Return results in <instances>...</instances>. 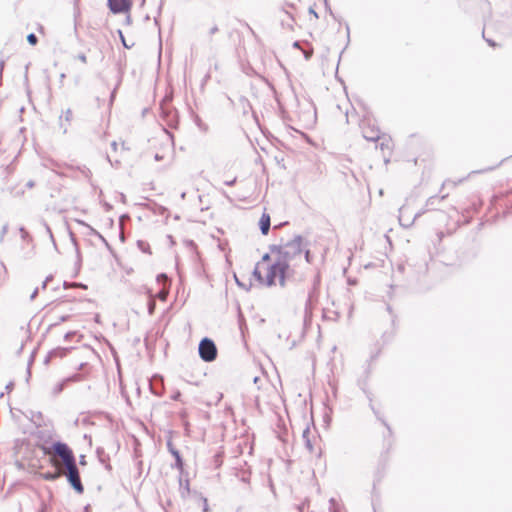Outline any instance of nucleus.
<instances>
[{
	"mask_svg": "<svg viewBox=\"0 0 512 512\" xmlns=\"http://www.w3.org/2000/svg\"><path fill=\"white\" fill-rule=\"evenodd\" d=\"M303 238L300 235L294 236V238L283 245H273L271 247V253L276 255V258L287 265H290L297 259H301L303 253Z\"/></svg>",
	"mask_w": 512,
	"mask_h": 512,
	"instance_id": "nucleus-1",
	"label": "nucleus"
},
{
	"mask_svg": "<svg viewBox=\"0 0 512 512\" xmlns=\"http://www.w3.org/2000/svg\"><path fill=\"white\" fill-rule=\"evenodd\" d=\"M259 266L260 264L258 263L253 271V275L260 283L272 286L278 280L281 286L285 285V277L289 270L286 264H283L276 258L275 262L268 267L265 278L262 277Z\"/></svg>",
	"mask_w": 512,
	"mask_h": 512,
	"instance_id": "nucleus-2",
	"label": "nucleus"
},
{
	"mask_svg": "<svg viewBox=\"0 0 512 512\" xmlns=\"http://www.w3.org/2000/svg\"><path fill=\"white\" fill-rule=\"evenodd\" d=\"M43 450L47 455L54 454L55 456L61 458L64 466L76 461L72 450L65 443L55 442L51 448L44 447Z\"/></svg>",
	"mask_w": 512,
	"mask_h": 512,
	"instance_id": "nucleus-3",
	"label": "nucleus"
},
{
	"mask_svg": "<svg viewBox=\"0 0 512 512\" xmlns=\"http://www.w3.org/2000/svg\"><path fill=\"white\" fill-rule=\"evenodd\" d=\"M319 286H320V276L317 274L314 277L312 286L308 292L307 300L305 302L304 311H305V319L306 320L307 319L310 320L312 318V311H313L315 305L317 304L318 298H319Z\"/></svg>",
	"mask_w": 512,
	"mask_h": 512,
	"instance_id": "nucleus-4",
	"label": "nucleus"
},
{
	"mask_svg": "<svg viewBox=\"0 0 512 512\" xmlns=\"http://www.w3.org/2000/svg\"><path fill=\"white\" fill-rule=\"evenodd\" d=\"M66 469L65 476L67 478V481L69 484L73 487V489L79 493L82 494L84 491L83 484L81 482L79 470L76 464V461L69 463L64 466Z\"/></svg>",
	"mask_w": 512,
	"mask_h": 512,
	"instance_id": "nucleus-5",
	"label": "nucleus"
},
{
	"mask_svg": "<svg viewBox=\"0 0 512 512\" xmlns=\"http://www.w3.org/2000/svg\"><path fill=\"white\" fill-rule=\"evenodd\" d=\"M200 358L205 362H212L217 357V348L210 338H203L198 347Z\"/></svg>",
	"mask_w": 512,
	"mask_h": 512,
	"instance_id": "nucleus-6",
	"label": "nucleus"
},
{
	"mask_svg": "<svg viewBox=\"0 0 512 512\" xmlns=\"http://www.w3.org/2000/svg\"><path fill=\"white\" fill-rule=\"evenodd\" d=\"M363 137L368 140L375 142L380 138V130L374 125H371L370 122L364 121L361 124Z\"/></svg>",
	"mask_w": 512,
	"mask_h": 512,
	"instance_id": "nucleus-7",
	"label": "nucleus"
},
{
	"mask_svg": "<svg viewBox=\"0 0 512 512\" xmlns=\"http://www.w3.org/2000/svg\"><path fill=\"white\" fill-rule=\"evenodd\" d=\"M178 482H179V493H180L181 498L187 499L191 493V490H190V482L188 479V474L184 472V469L182 470V472H180Z\"/></svg>",
	"mask_w": 512,
	"mask_h": 512,
	"instance_id": "nucleus-8",
	"label": "nucleus"
},
{
	"mask_svg": "<svg viewBox=\"0 0 512 512\" xmlns=\"http://www.w3.org/2000/svg\"><path fill=\"white\" fill-rule=\"evenodd\" d=\"M108 6L113 13L117 14L128 11L131 2L130 0H108Z\"/></svg>",
	"mask_w": 512,
	"mask_h": 512,
	"instance_id": "nucleus-9",
	"label": "nucleus"
},
{
	"mask_svg": "<svg viewBox=\"0 0 512 512\" xmlns=\"http://www.w3.org/2000/svg\"><path fill=\"white\" fill-rule=\"evenodd\" d=\"M447 196H448V194H444L442 196H436L435 195V196L429 197L427 199V201H426L425 209L422 210V211L417 212L415 214V218L421 216L426 211L435 210L436 209V205L439 204L440 202H442L444 199H446Z\"/></svg>",
	"mask_w": 512,
	"mask_h": 512,
	"instance_id": "nucleus-10",
	"label": "nucleus"
},
{
	"mask_svg": "<svg viewBox=\"0 0 512 512\" xmlns=\"http://www.w3.org/2000/svg\"><path fill=\"white\" fill-rule=\"evenodd\" d=\"M167 448L175 458V463L172 465V468H176L179 470V472H182L184 469V464L180 452L173 446L171 441L167 442Z\"/></svg>",
	"mask_w": 512,
	"mask_h": 512,
	"instance_id": "nucleus-11",
	"label": "nucleus"
},
{
	"mask_svg": "<svg viewBox=\"0 0 512 512\" xmlns=\"http://www.w3.org/2000/svg\"><path fill=\"white\" fill-rule=\"evenodd\" d=\"M310 434H311L310 428L306 427L302 433V438H303L305 447L307 448V450L310 453H315L318 457H320L321 449L319 448L317 451L315 450L312 440L310 439Z\"/></svg>",
	"mask_w": 512,
	"mask_h": 512,
	"instance_id": "nucleus-12",
	"label": "nucleus"
},
{
	"mask_svg": "<svg viewBox=\"0 0 512 512\" xmlns=\"http://www.w3.org/2000/svg\"><path fill=\"white\" fill-rule=\"evenodd\" d=\"M73 118V112L70 108L65 110L63 114L59 117V125L60 128L63 130V133H67L68 128L71 124Z\"/></svg>",
	"mask_w": 512,
	"mask_h": 512,
	"instance_id": "nucleus-13",
	"label": "nucleus"
},
{
	"mask_svg": "<svg viewBox=\"0 0 512 512\" xmlns=\"http://www.w3.org/2000/svg\"><path fill=\"white\" fill-rule=\"evenodd\" d=\"M259 227L261 230V233L263 235H267L270 229V216L267 213H263L260 221H259Z\"/></svg>",
	"mask_w": 512,
	"mask_h": 512,
	"instance_id": "nucleus-14",
	"label": "nucleus"
},
{
	"mask_svg": "<svg viewBox=\"0 0 512 512\" xmlns=\"http://www.w3.org/2000/svg\"><path fill=\"white\" fill-rule=\"evenodd\" d=\"M77 222L79 224L89 228V230L91 231V234L97 235L106 245H108L106 239L98 231H96L93 227H91L89 224H87L86 222H84L82 220H78Z\"/></svg>",
	"mask_w": 512,
	"mask_h": 512,
	"instance_id": "nucleus-15",
	"label": "nucleus"
},
{
	"mask_svg": "<svg viewBox=\"0 0 512 512\" xmlns=\"http://www.w3.org/2000/svg\"><path fill=\"white\" fill-rule=\"evenodd\" d=\"M137 246L138 248L144 252V253H148V254H151V251H150V246L147 242L143 241V240H138L137 241Z\"/></svg>",
	"mask_w": 512,
	"mask_h": 512,
	"instance_id": "nucleus-16",
	"label": "nucleus"
},
{
	"mask_svg": "<svg viewBox=\"0 0 512 512\" xmlns=\"http://www.w3.org/2000/svg\"><path fill=\"white\" fill-rule=\"evenodd\" d=\"M196 496H198L199 500L202 503V510L203 512H209V506H208V500L206 497H203L201 494H198L197 492H194Z\"/></svg>",
	"mask_w": 512,
	"mask_h": 512,
	"instance_id": "nucleus-17",
	"label": "nucleus"
},
{
	"mask_svg": "<svg viewBox=\"0 0 512 512\" xmlns=\"http://www.w3.org/2000/svg\"><path fill=\"white\" fill-rule=\"evenodd\" d=\"M213 462L216 468H219L223 463V452H218L213 457Z\"/></svg>",
	"mask_w": 512,
	"mask_h": 512,
	"instance_id": "nucleus-18",
	"label": "nucleus"
},
{
	"mask_svg": "<svg viewBox=\"0 0 512 512\" xmlns=\"http://www.w3.org/2000/svg\"><path fill=\"white\" fill-rule=\"evenodd\" d=\"M19 232H20V235H21V238L23 241H25L27 243L32 241V237L30 236V234L28 233V231H26V229L24 227H20Z\"/></svg>",
	"mask_w": 512,
	"mask_h": 512,
	"instance_id": "nucleus-19",
	"label": "nucleus"
},
{
	"mask_svg": "<svg viewBox=\"0 0 512 512\" xmlns=\"http://www.w3.org/2000/svg\"><path fill=\"white\" fill-rule=\"evenodd\" d=\"M61 476V472H48L43 475L45 480L54 481Z\"/></svg>",
	"mask_w": 512,
	"mask_h": 512,
	"instance_id": "nucleus-20",
	"label": "nucleus"
},
{
	"mask_svg": "<svg viewBox=\"0 0 512 512\" xmlns=\"http://www.w3.org/2000/svg\"><path fill=\"white\" fill-rule=\"evenodd\" d=\"M27 41H28L29 44L35 45L38 42V38H37V36L34 33H30L27 36Z\"/></svg>",
	"mask_w": 512,
	"mask_h": 512,
	"instance_id": "nucleus-21",
	"label": "nucleus"
},
{
	"mask_svg": "<svg viewBox=\"0 0 512 512\" xmlns=\"http://www.w3.org/2000/svg\"><path fill=\"white\" fill-rule=\"evenodd\" d=\"M8 229H9L8 223L4 224L2 229H1V233H0V242H3L4 237H5V235L8 232Z\"/></svg>",
	"mask_w": 512,
	"mask_h": 512,
	"instance_id": "nucleus-22",
	"label": "nucleus"
},
{
	"mask_svg": "<svg viewBox=\"0 0 512 512\" xmlns=\"http://www.w3.org/2000/svg\"><path fill=\"white\" fill-rule=\"evenodd\" d=\"M155 300L154 299H150L149 302H148V313L149 315H152L154 313V310H155Z\"/></svg>",
	"mask_w": 512,
	"mask_h": 512,
	"instance_id": "nucleus-23",
	"label": "nucleus"
},
{
	"mask_svg": "<svg viewBox=\"0 0 512 512\" xmlns=\"http://www.w3.org/2000/svg\"><path fill=\"white\" fill-rule=\"evenodd\" d=\"M167 296H168V291H166V290H164V289H163V290H161V291H159V292H158V294H157V297H158L160 300H162V301H165V300L167 299Z\"/></svg>",
	"mask_w": 512,
	"mask_h": 512,
	"instance_id": "nucleus-24",
	"label": "nucleus"
},
{
	"mask_svg": "<svg viewBox=\"0 0 512 512\" xmlns=\"http://www.w3.org/2000/svg\"><path fill=\"white\" fill-rule=\"evenodd\" d=\"M329 502H330V511L331 512H340L339 508L335 507L336 502L333 498L330 499Z\"/></svg>",
	"mask_w": 512,
	"mask_h": 512,
	"instance_id": "nucleus-25",
	"label": "nucleus"
},
{
	"mask_svg": "<svg viewBox=\"0 0 512 512\" xmlns=\"http://www.w3.org/2000/svg\"><path fill=\"white\" fill-rule=\"evenodd\" d=\"M303 252H304V257H305V260L307 263H311L312 260H311V254H310V251L309 250H304L303 249Z\"/></svg>",
	"mask_w": 512,
	"mask_h": 512,
	"instance_id": "nucleus-26",
	"label": "nucleus"
},
{
	"mask_svg": "<svg viewBox=\"0 0 512 512\" xmlns=\"http://www.w3.org/2000/svg\"><path fill=\"white\" fill-rule=\"evenodd\" d=\"M482 36L484 38V40L487 42V44L491 47H496L497 44L492 40V39H489V38H486L485 35H484V32L482 33Z\"/></svg>",
	"mask_w": 512,
	"mask_h": 512,
	"instance_id": "nucleus-27",
	"label": "nucleus"
},
{
	"mask_svg": "<svg viewBox=\"0 0 512 512\" xmlns=\"http://www.w3.org/2000/svg\"><path fill=\"white\" fill-rule=\"evenodd\" d=\"M181 398V392L180 391H175L172 395H171V399L174 400V401H179Z\"/></svg>",
	"mask_w": 512,
	"mask_h": 512,
	"instance_id": "nucleus-28",
	"label": "nucleus"
},
{
	"mask_svg": "<svg viewBox=\"0 0 512 512\" xmlns=\"http://www.w3.org/2000/svg\"><path fill=\"white\" fill-rule=\"evenodd\" d=\"M77 57H78V59H79L82 63H84V64H86V63H87V57H86V55H85L84 53L79 54Z\"/></svg>",
	"mask_w": 512,
	"mask_h": 512,
	"instance_id": "nucleus-29",
	"label": "nucleus"
},
{
	"mask_svg": "<svg viewBox=\"0 0 512 512\" xmlns=\"http://www.w3.org/2000/svg\"><path fill=\"white\" fill-rule=\"evenodd\" d=\"M309 14L313 15L315 19L319 18L317 12L315 11V9L313 7L309 8Z\"/></svg>",
	"mask_w": 512,
	"mask_h": 512,
	"instance_id": "nucleus-30",
	"label": "nucleus"
},
{
	"mask_svg": "<svg viewBox=\"0 0 512 512\" xmlns=\"http://www.w3.org/2000/svg\"><path fill=\"white\" fill-rule=\"evenodd\" d=\"M237 181V178H233L232 180L225 181L224 184L227 186H233Z\"/></svg>",
	"mask_w": 512,
	"mask_h": 512,
	"instance_id": "nucleus-31",
	"label": "nucleus"
},
{
	"mask_svg": "<svg viewBox=\"0 0 512 512\" xmlns=\"http://www.w3.org/2000/svg\"><path fill=\"white\" fill-rule=\"evenodd\" d=\"M218 30H219V29H218V26H217V25H214V26L210 29L209 33H210V35H214L215 33H217V32H218Z\"/></svg>",
	"mask_w": 512,
	"mask_h": 512,
	"instance_id": "nucleus-32",
	"label": "nucleus"
},
{
	"mask_svg": "<svg viewBox=\"0 0 512 512\" xmlns=\"http://www.w3.org/2000/svg\"><path fill=\"white\" fill-rule=\"evenodd\" d=\"M38 292H39V288H36V289L32 292V294H31V296H30V300H34V299L36 298V296H37Z\"/></svg>",
	"mask_w": 512,
	"mask_h": 512,
	"instance_id": "nucleus-33",
	"label": "nucleus"
},
{
	"mask_svg": "<svg viewBox=\"0 0 512 512\" xmlns=\"http://www.w3.org/2000/svg\"><path fill=\"white\" fill-rule=\"evenodd\" d=\"M35 186V182L33 180H29L27 183H26V187L31 189Z\"/></svg>",
	"mask_w": 512,
	"mask_h": 512,
	"instance_id": "nucleus-34",
	"label": "nucleus"
},
{
	"mask_svg": "<svg viewBox=\"0 0 512 512\" xmlns=\"http://www.w3.org/2000/svg\"><path fill=\"white\" fill-rule=\"evenodd\" d=\"M111 148H112L114 151H117L118 144H117V142H116V141H113V142L111 143Z\"/></svg>",
	"mask_w": 512,
	"mask_h": 512,
	"instance_id": "nucleus-35",
	"label": "nucleus"
},
{
	"mask_svg": "<svg viewBox=\"0 0 512 512\" xmlns=\"http://www.w3.org/2000/svg\"><path fill=\"white\" fill-rule=\"evenodd\" d=\"M269 259H270V255L267 253L265 255H263V257H262L263 262L268 261Z\"/></svg>",
	"mask_w": 512,
	"mask_h": 512,
	"instance_id": "nucleus-36",
	"label": "nucleus"
},
{
	"mask_svg": "<svg viewBox=\"0 0 512 512\" xmlns=\"http://www.w3.org/2000/svg\"><path fill=\"white\" fill-rule=\"evenodd\" d=\"M62 390H63V384H59V385H57V387H56V392H57V393H59V392H61Z\"/></svg>",
	"mask_w": 512,
	"mask_h": 512,
	"instance_id": "nucleus-37",
	"label": "nucleus"
},
{
	"mask_svg": "<svg viewBox=\"0 0 512 512\" xmlns=\"http://www.w3.org/2000/svg\"><path fill=\"white\" fill-rule=\"evenodd\" d=\"M119 34H120V37H121V39H122V42H123L124 46H125V47H127V45H126V43H125V39H124V36H123L122 32H121V31H119Z\"/></svg>",
	"mask_w": 512,
	"mask_h": 512,
	"instance_id": "nucleus-38",
	"label": "nucleus"
},
{
	"mask_svg": "<svg viewBox=\"0 0 512 512\" xmlns=\"http://www.w3.org/2000/svg\"><path fill=\"white\" fill-rule=\"evenodd\" d=\"M154 158H155L156 161L162 160V156H160L158 153L155 154Z\"/></svg>",
	"mask_w": 512,
	"mask_h": 512,
	"instance_id": "nucleus-39",
	"label": "nucleus"
},
{
	"mask_svg": "<svg viewBox=\"0 0 512 512\" xmlns=\"http://www.w3.org/2000/svg\"><path fill=\"white\" fill-rule=\"evenodd\" d=\"M72 240H73L74 245L76 247V252H77V254H79V248H78L77 242H76V240L74 238H72Z\"/></svg>",
	"mask_w": 512,
	"mask_h": 512,
	"instance_id": "nucleus-40",
	"label": "nucleus"
},
{
	"mask_svg": "<svg viewBox=\"0 0 512 512\" xmlns=\"http://www.w3.org/2000/svg\"><path fill=\"white\" fill-rule=\"evenodd\" d=\"M73 381H79L80 380V377L78 375H74L72 378H71Z\"/></svg>",
	"mask_w": 512,
	"mask_h": 512,
	"instance_id": "nucleus-41",
	"label": "nucleus"
},
{
	"mask_svg": "<svg viewBox=\"0 0 512 512\" xmlns=\"http://www.w3.org/2000/svg\"><path fill=\"white\" fill-rule=\"evenodd\" d=\"M68 318H69V316H61L59 320L60 321H66Z\"/></svg>",
	"mask_w": 512,
	"mask_h": 512,
	"instance_id": "nucleus-42",
	"label": "nucleus"
},
{
	"mask_svg": "<svg viewBox=\"0 0 512 512\" xmlns=\"http://www.w3.org/2000/svg\"><path fill=\"white\" fill-rule=\"evenodd\" d=\"M52 279H53V276H52V275H49V276H47V277H46V279H45V280H47V283H48V282H49V281H51Z\"/></svg>",
	"mask_w": 512,
	"mask_h": 512,
	"instance_id": "nucleus-43",
	"label": "nucleus"
},
{
	"mask_svg": "<svg viewBox=\"0 0 512 512\" xmlns=\"http://www.w3.org/2000/svg\"><path fill=\"white\" fill-rule=\"evenodd\" d=\"M47 286V280H44V282L42 283V289H45Z\"/></svg>",
	"mask_w": 512,
	"mask_h": 512,
	"instance_id": "nucleus-44",
	"label": "nucleus"
},
{
	"mask_svg": "<svg viewBox=\"0 0 512 512\" xmlns=\"http://www.w3.org/2000/svg\"><path fill=\"white\" fill-rule=\"evenodd\" d=\"M114 96H115V91H113V92H112V94H111V98H110V101H111V102L113 101Z\"/></svg>",
	"mask_w": 512,
	"mask_h": 512,
	"instance_id": "nucleus-45",
	"label": "nucleus"
},
{
	"mask_svg": "<svg viewBox=\"0 0 512 512\" xmlns=\"http://www.w3.org/2000/svg\"><path fill=\"white\" fill-rule=\"evenodd\" d=\"M47 231L50 233V236L53 238L52 232L49 227H47Z\"/></svg>",
	"mask_w": 512,
	"mask_h": 512,
	"instance_id": "nucleus-46",
	"label": "nucleus"
}]
</instances>
